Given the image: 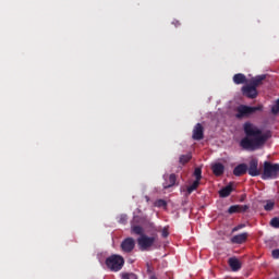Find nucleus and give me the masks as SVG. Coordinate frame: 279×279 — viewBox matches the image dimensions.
Here are the masks:
<instances>
[{
  "instance_id": "obj_28",
  "label": "nucleus",
  "mask_w": 279,
  "mask_h": 279,
  "mask_svg": "<svg viewBox=\"0 0 279 279\" xmlns=\"http://www.w3.org/2000/svg\"><path fill=\"white\" fill-rule=\"evenodd\" d=\"M242 228H245V225H238L232 229V232H239V230H242Z\"/></svg>"
},
{
  "instance_id": "obj_10",
  "label": "nucleus",
  "mask_w": 279,
  "mask_h": 279,
  "mask_svg": "<svg viewBox=\"0 0 279 279\" xmlns=\"http://www.w3.org/2000/svg\"><path fill=\"white\" fill-rule=\"evenodd\" d=\"M193 141H202L204 140V126L202 123H197L193 129Z\"/></svg>"
},
{
  "instance_id": "obj_32",
  "label": "nucleus",
  "mask_w": 279,
  "mask_h": 279,
  "mask_svg": "<svg viewBox=\"0 0 279 279\" xmlns=\"http://www.w3.org/2000/svg\"><path fill=\"white\" fill-rule=\"evenodd\" d=\"M122 279H130V275L129 274H123Z\"/></svg>"
},
{
  "instance_id": "obj_2",
  "label": "nucleus",
  "mask_w": 279,
  "mask_h": 279,
  "mask_svg": "<svg viewBox=\"0 0 279 279\" xmlns=\"http://www.w3.org/2000/svg\"><path fill=\"white\" fill-rule=\"evenodd\" d=\"M105 265L109 271H113L117 274L118 271H121L125 265V258L123 256L118 254H112L111 256L107 257L105 260Z\"/></svg>"
},
{
  "instance_id": "obj_34",
  "label": "nucleus",
  "mask_w": 279,
  "mask_h": 279,
  "mask_svg": "<svg viewBox=\"0 0 279 279\" xmlns=\"http://www.w3.org/2000/svg\"><path fill=\"white\" fill-rule=\"evenodd\" d=\"M149 279H158L156 275H151Z\"/></svg>"
},
{
  "instance_id": "obj_1",
  "label": "nucleus",
  "mask_w": 279,
  "mask_h": 279,
  "mask_svg": "<svg viewBox=\"0 0 279 279\" xmlns=\"http://www.w3.org/2000/svg\"><path fill=\"white\" fill-rule=\"evenodd\" d=\"M243 132L245 136L240 141V147L244 151H256L269 141V133H263V130L252 122H245L243 124Z\"/></svg>"
},
{
  "instance_id": "obj_33",
  "label": "nucleus",
  "mask_w": 279,
  "mask_h": 279,
  "mask_svg": "<svg viewBox=\"0 0 279 279\" xmlns=\"http://www.w3.org/2000/svg\"><path fill=\"white\" fill-rule=\"evenodd\" d=\"M172 23H173V25H175V27H178L180 25V21H174Z\"/></svg>"
},
{
  "instance_id": "obj_11",
  "label": "nucleus",
  "mask_w": 279,
  "mask_h": 279,
  "mask_svg": "<svg viewBox=\"0 0 279 279\" xmlns=\"http://www.w3.org/2000/svg\"><path fill=\"white\" fill-rule=\"evenodd\" d=\"M250 209L247 205H232L229 207V215H234L235 213H246Z\"/></svg>"
},
{
  "instance_id": "obj_13",
  "label": "nucleus",
  "mask_w": 279,
  "mask_h": 279,
  "mask_svg": "<svg viewBox=\"0 0 279 279\" xmlns=\"http://www.w3.org/2000/svg\"><path fill=\"white\" fill-rule=\"evenodd\" d=\"M211 170H213L214 175H216L217 178H221V175L226 171V166H223V163H220V162L214 163L211 166Z\"/></svg>"
},
{
  "instance_id": "obj_27",
  "label": "nucleus",
  "mask_w": 279,
  "mask_h": 279,
  "mask_svg": "<svg viewBox=\"0 0 279 279\" xmlns=\"http://www.w3.org/2000/svg\"><path fill=\"white\" fill-rule=\"evenodd\" d=\"M161 236H162L163 239H167V236H169V229L163 228L162 231H161Z\"/></svg>"
},
{
  "instance_id": "obj_25",
  "label": "nucleus",
  "mask_w": 279,
  "mask_h": 279,
  "mask_svg": "<svg viewBox=\"0 0 279 279\" xmlns=\"http://www.w3.org/2000/svg\"><path fill=\"white\" fill-rule=\"evenodd\" d=\"M271 112H272V114L279 113V98L277 99L276 105L272 106Z\"/></svg>"
},
{
  "instance_id": "obj_7",
  "label": "nucleus",
  "mask_w": 279,
  "mask_h": 279,
  "mask_svg": "<svg viewBox=\"0 0 279 279\" xmlns=\"http://www.w3.org/2000/svg\"><path fill=\"white\" fill-rule=\"evenodd\" d=\"M246 172H248L251 178H257V175H260V169H258V160L256 158L250 160Z\"/></svg>"
},
{
  "instance_id": "obj_14",
  "label": "nucleus",
  "mask_w": 279,
  "mask_h": 279,
  "mask_svg": "<svg viewBox=\"0 0 279 279\" xmlns=\"http://www.w3.org/2000/svg\"><path fill=\"white\" fill-rule=\"evenodd\" d=\"M247 236H248L247 232L240 233V234L231 238V243H233L235 245H243V243H245V241H247Z\"/></svg>"
},
{
  "instance_id": "obj_16",
  "label": "nucleus",
  "mask_w": 279,
  "mask_h": 279,
  "mask_svg": "<svg viewBox=\"0 0 279 279\" xmlns=\"http://www.w3.org/2000/svg\"><path fill=\"white\" fill-rule=\"evenodd\" d=\"M265 80H267V75H257L251 80L250 85L255 88H258V86L263 85V82H265Z\"/></svg>"
},
{
  "instance_id": "obj_31",
  "label": "nucleus",
  "mask_w": 279,
  "mask_h": 279,
  "mask_svg": "<svg viewBox=\"0 0 279 279\" xmlns=\"http://www.w3.org/2000/svg\"><path fill=\"white\" fill-rule=\"evenodd\" d=\"M120 221L121 223H125V221H128V216H122Z\"/></svg>"
},
{
  "instance_id": "obj_22",
  "label": "nucleus",
  "mask_w": 279,
  "mask_h": 279,
  "mask_svg": "<svg viewBox=\"0 0 279 279\" xmlns=\"http://www.w3.org/2000/svg\"><path fill=\"white\" fill-rule=\"evenodd\" d=\"M155 206L157 208H167V201L158 199V201L155 202Z\"/></svg>"
},
{
  "instance_id": "obj_19",
  "label": "nucleus",
  "mask_w": 279,
  "mask_h": 279,
  "mask_svg": "<svg viewBox=\"0 0 279 279\" xmlns=\"http://www.w3.org/2000/svg\"><path fill=\"white\" fill-rule=\"evenodd\" d=\"M191 158H193V156L191 154L181 155L179 158V162H180V165H186L187 162L191 161Z\"/></svg>"
},
{
  "instance_id": "obj_21",
  "label": "nucleus",
  "mask_w": 279,
  "mask_h": 279,
  "mask_svg": "<svg viewBox=\"0 0 279 279\" xmlns=\"http://www.w3.org/2000/svg\"><path fill=\"white\" fill-rule=\"evenodd\" d=\"M199 186V181H194L193 184H191L187 187V195H191V193H193V191H197V187Z\"/></svg>"
},
{
  "instance_id": "obj_5",
  "label": "nucleus",
  "mask_w": 279,
  "mask_h": 279,
  "mask_svg": "<svg viewBox=\"0 0 279 279\" xmlns=\"http://www.w3.org/2000/svg\"><path fill=\"white\" fill-rule=\"evenodd\" d=\"M155 243L156 236L143 234L137 239V244L140 245V250L142 252H148L149 248L154 247Z\"/></svg>"
},
{
  "instance_id": "obj_12",
  "label": "nucleus",
  "mask_w": 279,
  "mask_h": 279,
  "mask_svg": "<svg viewBox=\"0 0 279 279\" xmlns=\"http://www.w3.org/2000/svg\"><path fill=\"white\" fill-rule=\"evenodd\" d=\"M228 265L231 268V270H233V271H240L241 267H243V264L236 257L229 258Z\"/></svg>"
},
{
  "instance_id": "obj_23",
  "label": "nucleus",
  "mask_w": 279,
  "mask_h": 279,
  "mask_svg": "<svg viewBox=\"0 0 279 279\" xmlns=\"http://www.w3.org/2000/svg\"><path fill=\"white\" fill-rule=\"evenodd\" d=\"M194 178H196L197 182H199L202 180V168H195Z\"/></svg>"
},
{
  "instance_id": "obj_15",
  "label": "nucleus",
  "mask_w": 279,
  "mask_h": 279,
  "mask_svg": "<svg viewBox=\"0 0 279 279\" xmlns=\"http://www.w3.org/2000/svg\"><path fill=\"white\" fill-rule=\"evenodd\" d=\"M166 182L163 183V189H171V186H175V182H178V177L175 173H172L168 177H165Z\"/></svg>"
},
{
  "instance_id": "obj_20",
  "label": "nucleus",
  "mask_w": 279,
  "mask_h": 279,
  "mask_svg": "<svg viewBox=\"0 0 279 279\" xmlns=\"http://www.w3.org/2000/svg\"><path fill=\"white\" fill-rule=\"evenodd\" d=\"M131 230L132 232H134V234H138L140 236H143V234H145V230L141 226H133L131 227Z\"/></svg>"
},
{
  "instance_id": "obj_3",
  "label": "nucleus",
  "mask_w": 279,
  "mask_h": 279,
  "mask_svg": "<svg viewBox=\"0 0 279 279\" xmlns=\"http://www.w3.org/2000/svg\"><path fill=\"white\" fill-rule=\"evenodd\" d=\"M263 110V106L250 107L246 105H240L235 108V119H250L252 114Z\"/></svg>"
},
{
  "instance_id": "obj_9",
  "label": "nucleus",
  "mask_w": 279,
  "mask_h": 279,
  "mask_svg": "<svg viewBox=\"0 0 279 279\" xmlns=\"http://www.w3.org/2000/svg\"><path fill=\"white\" fill-rule=\"evenodd\" d=\"M233 191H236V189L234 187V182H230L227 186L219 190L218 195L222 198L230 197Z\"/></svg>"
},
{
  "instance_id": "obj_17",
  "label": "nucleus",
  "mask_w": 279,
  "mask_h": 279,
  "mask_svg": "<svg viewBox=\"0 0 279 279\" xmlns=\"http://www.w3.org/2000/svg\"><path fill=\"white\" fill-rule=\"evenodd\" d=\"M247 173V166L245 163H240L233 169V175L236 178H241V175H245Z\"/></svg>"
},
{
  "instance_id": "obj_6",
  "label": "nucleus",
  "mask_w": 279,
  "mask_h": 279,
  "mask_svg": "<svg viewBox=\"0 0 279 279\" xmlns=\"http://www.w3.org/2000/svg\"><path fill=\"white\" fill-rule=\"evenodd\" d=\"M120 247L124 254H130L134 252V247H136V241H134V238H126L121 242Z\"/></svg>"
},
{
  "instance_id": "obj_18",
  "label": "nucleus",
  "mask_w": 279,
  "mask_h": 279,
  "mask_svg": "<svg viewBox=\"0 0 279 279\" xmlns=\"http://www.w3.org/2000/svg\"><path fill=\"white\" fill-rule=\"evenodd\" d=\"M233 82L234 84H247V76L243 73H238L233 75Z\"/></svg>"
},
{
  "instance_id": "obj_4",
  "label": "nucleus",
  "mask_w": 279,
  "mask_h": 279,
  "mask_svg": "<svg viewBox=\"0 0 279 279\" xmlns=\"http://www.w3.org/2000/svg\"><path fill=\"white\" fill-rule=\"evenodd\" d=\"M279 175V163H271L270 161L264 162V171L262 180H276Z\"/></svg>"
},
{
  "instance_id": "obj_26",
  "label": "nucleus",
  "mask_w": 279,
  "mask_h": 279,
  "mask_svg": "<svg viewBox=\"0 0 279 279\" xmlns=\"http://www.w3.org/2000/svg\"><path fill=\"white\" fill-rule=\"evenodd\" d=\"M271 228H279V218L275 217L270 220Z\"/></svg>"
},
{
  "instance_id": "obj_35",
  "label": "nucleus",
  "mask_w": 279,
  "mask_h": 279,
  "mask_svg": "<svg viewBox=\"0 0 279 279\" xmlns=\"http://www.w3.org/2000/svg\"><path fill=\"white\" fill-rule=\"evenodd\" d=\"M274 279H279V276H278V277H275Z\"/></svg>"
},
{
  "instance_id": "obj_8",
  "label": "nucleus",
  "mask_w": 279,
  "mask_h": 279,
  "mask_svg": "<svg viewBox=\"0 0 279 279\" xmlns=\"http://www.w3.org/2000/svg\"><path fill=\"white\" fill-rule=\"evenodd\" d=\"M242 95L248 99H256V97H258V89L248 83L242 87Z\"/></svg>"
},
{
  "instance_id": "obj_24",
  "label": "nucleus",
  "mask_w": 279,
  "mask_h": 279,
  "mask_svg": "<svg viewBox=\"0 0 279 279\" xmlns=\"http://www.w3.org/2000/svg\"><path fill=\"white\" fill-rule=\"evenodd\" d=\"M274 206H276V204L274 202H271V201H268L266 203V205L264 206V210H267V211L274 210Z\"/></svg>"
},
{
  "instance_id": "obj_30",
  "label": "nucleus",
  "mask_w": 279,
  "mask_h": 279,
  "mask_svg": "<svg viewBox=\"0 0 279 279\" xmlns=\"http://www.w3.org/2000/svg\"><path fill=\"white\" fill-rule=\"evenodd\" d=\"M147 267V274H154V268L149 265V263L146 264Z\"/></svg>"
},
{
  "instance_id": "obj_29",
  "label": "nucleus",
  "mask_w": 279,
  "mask_h": 279,
  "mask_svg": "<svg viewBox=\"0 0 279 279\" xmlns=\"http://www.w3.org/2000/svg\"><path fill=\"white\" fill-rule=\"evenodd\" d=\"M271 255L272 258H279V248L272 250Z\"/></svg>"
}]
</instances>
